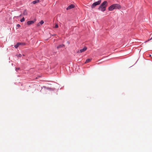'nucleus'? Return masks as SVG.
I'll return each instance as SVG.
<instances>
[{"mask_svg": "<svg viewBox=\"0 0 152 152\" xmlns=\"http://www.w3.org/2000/svg\"><path fill=\"white\" fill-rule=\"evenodd\" d=\"M25 21V19L24 17L23 18L21 19L20 20V21L21 22H23Z\"/></svg>", "mask_w": 152, "mask_h": 152, "instance_id": "obj_15", "label": "nucleus"}, {"mask_svg": "<svg viewBox=\"0 0 152 152\" xmlns=\"http://www.w3.org/2000/svg\"><path fill=\"white\" fill-rule=\"evenodd\" d=\"M44 22L43 20H41L39 23H38L37 24V26H39L40 25H42L44 23Z\"/></svg>", "mask_w": 152, "mask_h": 152, "instance_id": "obj_8", "label": "nucleus"}, {"mask_svg": "<svg viewBox=\"0 0 152 152\" xmlns=\"http://www.w3.org/2000/svg\"><path fill=\"white\" fill-rule=\"evenodd\" d=\"M23 14L24 15H27V12L26 10H25L23 12Z\"/></svg>", "mask_w": 152, "mask_h": 152, "instance_id": "obj_14", "label": "nucleus"}, {"mask_svg": "<svg viewBox=\"0 0 152 152\" xmlns=\"http://www.w3.org/2000/svg\"><path fill=\"white\" fill-rule=\"evenodd\" d=\"M107 1H104L99 6L98 10L102 12H104L106 10V7L107 6Z\"/></svg>", "mask_w": 152, "mask_h": 152, "instance_id": "obj_1", "label": "nucleus"}, {"mask_svg": "<svg viewBox=\"0 0 152 152\" xmlns=\"http://www.w3.org/2000/svg\"><path fill=\"white\" fill-rule=\"evenodd\" d=\"M17 26L18 27H20V25L19 24H18Z\"/></svg>", "mask_w": 152, "mask_h": 152, "instance_id": "obj_23", "label": "nucleus"}, {"mask_svg": "<svg viewBox=\"0 0 152 152\" xmlns=\"http://www.w3.org/2000/svg\"><path fill=\"white\" fill-rule=\"evenodd\" d=\"M101 2V0H99L97 1L94 3L91 6V8L93 9L94 8L96 5L100 4Z\"/></svg>", "mask_w": 152, "mask_h": 152, "instance_id": "obj_2", "label": "nucleus"}, {"mask_svg": "<svg viewBox=\"0 0 152 152\" xmlns=\"http://www.w3.org/2000/svg\"><path fill=\"white\" fill-rule=\"evenodd\" d=\"M31 3L32 4H35L36 3H37V1H36L35 0L34 1H32Z\"/></svg>", "mask_w": 152, "mask_h": 152, "instance_id": "obj_16", "label": "nucleus"}, {"mask_svg": "<svg viewBox=\"0 0 152 152\" xmlns=\"http://www.w3.org/2000/svg\"><path fill=\"white\" fill-rule=\"evenodd\" d=\"M20 69V68H16L15 69V70L17 71V72H18V70H19Z\"/></svg>", "mask_w": 152, "mask_h": 152, "instance_id": "obj_18", "label": "nucleus"}, {"mask_svg": "<svg viewBox=\"0 0 152 152\" xmlns=\"http://www.w3.org/2000/svg\"><path fill=\"white\" fill-rule=\"evenodd\" d=\"M20 45L19 42H17V44L14 45V47L15 48H17Z\"/></svg>", "mask_w": 152, "mask_h": 152, "instance_id": "obj_12", "label": "nucleus"}, {"mask_svg": "<svg viewBox=\"0 0 152 152\" xmlns=\"http://www.w3.org/2000/svg\"><path fill=\"white\" fill-rule=\"evenodd\" d=\"M152 39V37L151 38H150V39H148V41H146V42H147V41H150V40H151Z\"/></svg>", "mask_w": 152, "mask_h": 152, "instance_id": "obj_21", "label": "nucleus"}, {"mask_svg": "<svg viewBox=\"0 0 152 152\" xmlns=\"http://www.w3.org/2000/svg\"><path fill=\"white\" fill-rule=\"evenodd\" d=\"M67 44H69L70 42H69V41H67Z\"/></svg>", "mask_w": 152, "mask_h": 152, "instance_id": "obj_25", "label": "nucleus"}, {"mask_svg": "<svg viewBox=\"0 0 152 152\" xmlns=\"http://www.w3.org/2000/svg\"><path fill=\"white\" fill-rule=\"evenodd\" d=\"M41 77V76L40 75H38L37 76V77L35 78V79H38V78Z\"/></svg>", "mask_w": 152, "mask_h": 152, "instance_id": "obj_17", "label": "nucleus"}, {"mask_svg": "<svg viewBox=\"0 0 152 152\" xmlns=\"http://www.w3.org/2000/svg\"><path fill=\"white\" fill-rule=\"evenodd\" d=\"M152 39V37L151 38H150V39H148V41H146V42H147V41H150V40H151Z\"/></svg>", "mask_w": 152, "mask_h": 152, "instance_id": "obj_20", "label": "nucleus"}, {"mask_svg": "<svg viewBox=\"0 0 152 152\" xmlns=\"http://www.w3.org/2000/svg\"><path fill=\"white\" fill-rule=\"evenodd\" d=\"M20 45H26V43L25 42H19Z\"/></svg>", "mask_w": 152, "mask_h": 152, "instance_id": "obj_13", "label": "nucleus"}, {"mask_svg": "<svg viewBox=\"0 0 152 152\" xmlns=\"http://www.w3.org/2000/svg\"><path fill=\"white\" fill-rule=\"evenodd\" d=\"M43 87L46 88L49 91H54L55 89V88H51L48 87H46L45 86H43Z\"/></svg>", "mask_w": 152, "mask_h": 152, "instance_id": "obj_9", "label": "nucleus"}, {"mask_svg": "<svg viewBox=\"0 0 152 152\" xmlns=\"http://www.w3.org/2000/svg\"><path fill=\"white\" fill-rule=\"evenodd\" d=\"M114 9L120 10L121 8V6L118 4H113Z\"/></svg>", "mask_w": 152, "mask_h": 152, "instance_id": "obj_3", "label": "nucleus"}, {"mask_svg": "<svg viewBox=\"0 0 152 152\" xmlns=\"http://www.w3.org/2000/svg\"><path fill=\"white\" fill-rule=\"evenodd\" d=\"M36 20V19H34L33 20L28 21L27 22V24L28 25H31L34 23Z\"/></svg>", "mask_w": 152, "mask_h": 152, "instance_id": "obj_4", "label": "nucleus"}, {"mask_svg": "<svg viewBox=\"0 0 152 152\" xmlns=\"http://www.w3.org/2000/svg\"><path fill=\"white\" fill-rule=\"evenodd\" d=\"M35 1H37V3L39 2L40 1L39 0H36Z\"/></svg>", "mask_w": 152, "mask_h": 152, "instance_id": "obj_24", "label": "nucleus"}, {"mask_svg": "<svg viewBox=\"0 0 152 152\" xmlns=\"http://www.w3.org/2000/svg\"><path fill=\"white\" fill-rule=\"evenodd\" d=\"M56 35V34H54L52 36H54V35Z\"/></svg>", "mask_w": 152, "mask_h": 152, "instance_id": "obj_26", "label": "nucleus"}, {"mask_svg": "<svg viewBox=\"0 0 152 152\" xmlns=\"http://www.w3.org/2000/svg\"><path fill=\"white\" fill-rule=\"evenodd\" d=\"M75 7V6L73 4H71L69 6L66 8V10H69L71 9L72 8H74Z\"/></svg>", "mask_w": 152, "mask_h": 152, "instance_id": "obj_6", "label": "nucleus"}, {"mask_svg": "<svg viewBox=\"0 0 152 152\" xmlns=\"http://www.w3.org/2000/svg\"><path fill=\"white\" fill-rule=\"evenodd\" d=\"M87 49V48L86 47H84L83 48L80 49V50L78 51L77 53H81L83 52H84Z\"/></svg>", "mask_w": 152, "mask_h": 152, "instance_id": "obj_5", "label": "nucleus"}, {"mask_svg": "<svg viewBox=\"0 0 152 152\" xmlns=\"http://www.w3.org/2000/svg\"><path fill=\"white\" fill-rule=\"evenodd\" d=\"M21 56H22V55L21 54H19L18 55V57H21Z\"/></svg>", "mask_w": 152, "mask_h": 152, "instance_id": "obj_19", "label": "nucleus"}, {"mask_svg": "<svg viewBox=\"0 0 152 152\" xmlns=\"http://www.w3.org/2000/svg\"><path fill=\"white\" fill-rule=\"evenodd\" d=\"M91 60H92V59L91 58H88V59H87L86 60L85 63V64L89 62H90Z\"/></svg>", "mask_w": 152, "mask_h": 152, "instance_id": "obj_11", "label": "nucleus"}, {"mask_svg": "<svg viewBox=\"0 0 152 152\" xmlns=\"http://www.w3.org/2000/svg\"><path fill=\"white\" fill-rule=\"evenodd\" d=\"M108 10L109 11H111L114 10V5L113 4L111 5L108 8Z\"/></svg>", "mask_w": 152, "mask_h": 152, "instance_id": "obj_7", "label": "nucleus"}, {"mask_svg": "<svg viewBox=\"0 0 152 152\" xmlns=\"http://www.w3.org/2000/svg\"><path fill=\"white\" fill-rule=\"evenodd\" d=\"M58 25L57 24H56L55 25V28H58Z\"/></svg>", "mask_w": 152, "mask_h": 152, "instance_id": "obj_22", "label": "nucleus"}, {"mask_svg": "<svg viewBox=\"0 0 152 152\" xmlns=\"http://www.w3.org/2000/svg\"><path fill=\"white\" fill-rule=\"evenodd\" d=\"M65 46V45L63 44H61L56 47L57 49L62 48Z\"/></svg>", "mask_w": 152, "mask_h": 152, "instance_id": "obj_10", "label": "nucleus"}]
</instances>
